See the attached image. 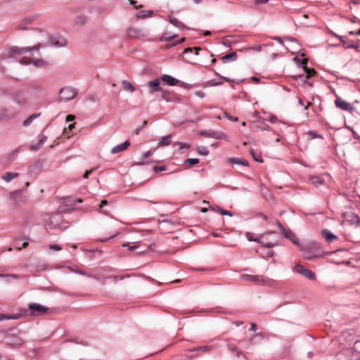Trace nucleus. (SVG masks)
Returning <instances> with one entry per match:
<instances>
[{
    "instance_id": "24",
    "label": "nucleus",
    "mask_w": 360,
    "mask_h": 360,
    "mask_svg": "<svg viewBox=\"0 0 360 360\" xmlns=\"http://www.w3.org/2000/svg\"><path fill=\"white\" fill-rule=\"evenodd\" d=\"M228 162L231 164L240 165L243 166H248V162L246 160L243 158H230L228 159Z\"/></svg>"
},
{
    "instance_id": "46",
    "label": "nucleus",
    "mask_w": 360,
    "mask_h": 360,
    "mask_svg": "<svg viewBox=\"0 0 360 360\" xmlns=\"http://www.w3.org/2000/svg\"><path fill=\"white\" fill-rule=\"evenodd\" d=\"M269 1V0H255L254 4L255 5H260L266 4Z\"/></svg>"
},
{
    "instance_id": "12",
    "label": "nucleus",
    "mask_w": 360,
    "mask_h": 360,
    "mask_svg": "<svg viewBox=\"0 0 360 360\" xmlns=\"http://www.w3.org/2000/svg\"><path fill=\"white\" fill-rule=\"evenodd\" d=\"M129 146H130V142H129V141L127 140V141H124L123 143L113 147L111 149L110 153L112 154H115V153L122 152V151L125 150Z\"/></svg>"
},
{
    "instance_id": "17",
    "label": "nucleus",
    "mask_w": 360,
    "mask_h": 360,
    "mask_svg": "<svg viewBox=\"0 0 360 360\" xmlns=\"http://www.w3.org/2000/svg\"><path fill=\"white\" fill-rule=\"evenodd\" d=\"M229 349L232 352L236 357L242 356L243 360H245V356L242 353L240 350L233 344H228Z\"/></svg>"
},
{
    "instance_id": "58",
    "label": "nucleus",
    "mask_w": 360,
    "mask_h": 360,
    "mask_svg": "<svg viewBox=\"0 0 360 360\" xmlns=\"http://www.w3.org/2000/svg\"><path fill=\"white\" fill-rule=\"evenodd\" d=\"M276 224H277V226L279 227V229H280L282 231V232H283V229H284V227L282 226V224H281V222H280L279 221H276Z\"/></svg>"
},
{
    "instance_id": "5",
    "label": "nucleus",
    "mask_w": 360,
    "mask_h": 360,
    "mask_svg": "<svg viewBox=\"0 0 360 360\" xmlns=\"http://www.w3.org/2000/svg\"><path fill=\"white\" fill-rule=\"evenodd\" d=\"M295 270L297 273L302 275L309 280H314L316 278V276L313 271L301 264H297L295 266Z\"/></svg>"
},
{
    "instance_id": "26",
    "label": "nucleus",
    "mask_w": 360,
    "mask_h": 360,
    "mask_svg": "<svg viewBox=\"0 0 360 360\" xmlns=\"http://www.w3.org/2000/svg\"><path fill=\"white\" fill-rule=\"evenodd\" d=\"M122 85L123 89L125 91H128L131 93L135 91L134 86L131 82H129L127 80H123L122 82Z\"/></svg>"
},
{
    "instance_id": "7",
    "label": "nucleus",
    "mask_w": 360,
    "mask_h": 360,
    "mask_svg": "<svg viewBox=\"0 0 360 360\" xmlns=\"http://www.w3.org/2000/svg\"><path fill=\"white\" fill-rule=\"evenodd\" d=\"M44 46H43L41 43H39L37 45L32 47L19 48L17 46H14L11 49V52L13 54L22 55L32 50L38 51L40 48Z\"/></svg>"
},
{
    "instance_id": "20",
    "label": "nucleus",
    "mask_w": 360,
    "mask_h": 360,
    "mask_svg": "<svg viewBox=\"0 0 360 360\" xmlns=\"http://www.w3.org/2000/svg\"><path fill=\"white\" fill-rule=\"evenodd\" d=\"M283 233L285 238L290 239L294 244H298V238L291 231L283 229Z\"/></svg>"
},
{
    "instance_id": "33",
    "label": "nucleus",
    "mask_w": 360,
    "mask_h": 360,
    "mask_svg": "<svg viewBox=\"0 0 360 360\" xmlns=\"http://www.w3.org/2000/svg\"><path fill=\"white\" fill-rule=\"evenodd\" d=\"M199 162V160L197 158H188L184 161V165H189L191 166L197 165Z\"/></svg>"
},
{
    "instance_id": "63",
    "label": "nucleus",
    "mask_w": 360,
    "mask_h": 360,
    "mask_svg": "<svg viewBox=\"0 0 360 360\" xmlns=\"http://www.w3.org/2000/svg\"><path fill=\"white\" fill-rule=\"evenodd\" d=\"M313 184H323V181L321 180L314 181Z\"/></svg>"
},
{
    "instance_id": "39",
    "label": "nucleus",
    "mask_w": 360,
    "mask_h": 360,
    "mask_svg": "<svg viewBox=\"0 0 360 360\" xmlns=\"http://www.w3.org/2000/svg\"><path fill=\"white\" fill-rule=\"evenodd\" d=\"M122 246L123 247H128L129 250L131 251V250H134L137 249L139 248V244H134L133 245H130L128 243H124V244L122 245Z\"/></svg>"
},
{
    "instance_id": "4",
    "label": "nucleus",
    "mask_w": 360,
    "mask_h": 360,
    "mask_svg": "<svg viewBox=\"0 0 360 360\" xmlns=\"http://www.w3.org/2000/svg\"><path fill=\"white\" fill-rule=\"evenodd\" d=\"M359 357V353L353 349H345L338 354V360H356Z\"/></svg>"
},
{
    "instance_id": "9",
    "label": "nucleus",
    "mask_w": 360,
    "mask_h": 360,
    "mask_svg": "<svg viewBox=\"0 0 360 360\" xmlns=\"http://www.w3.org/2000/svg\"><path fill=\"white\" fill-rule=\"evenodd\" d=\"M20 63L24 65L33 63V65L38 68H44L48 65V62L43 59L32 60L30 58H23L20 60Z\"/></svg>"
},
{
    "instance_id": "53",
    "label": "nucleus",
    "mask_w": 360,
    "mask_h": 360,
    "mask_svg": "<svg viewBox=\"0 0 360 360\" xmlns=\"http://www.w3.org/2000/svg\"><path fill=\"white\" fill-rule=\"evenodd\" d=\"M29 243L27 242H24L22 245V247H18V248H16V249L20 251L21 250L22 248H26L27 246H28Z\"/></svg>"
},
{
    "instance_id": "11",
    "label": "nucleus",
    "mask_w": 360,
    "mask_h": 360,
    "mask_svg": "<svg viewBox=\"0 0 360 360\" xmlns=\"http://www.w3.org/2000/svg\"><path fill=\"white\" fill-rule=\"evenodd\" d=\"M127 34L130 38H140L145 36L142 30L136 27L129 28Z\"/></svg>"
},
{
    "instance_id": "32",
    "label": "nucleus",
    "mask_w": 360,
    "mask_h": 360,
    "mask_svg": "<svg viewBox=\"0 0 360 360\" xmlns=\"http://www.w3.org/2000/svg\"><path fill=\"white\" fill-rule=\"evenodd\" d=\"M152 15V12L150 11H140L136 14V17L138 18H144L146 17H150Z\"/></svg>"
},
{
    "instance_id": "2",
    "label": "nucleus",
    "mask_w": 360,
    "mask_h": 360,
    "mask_svg": "<svg viewBox=\"0 0 360 360\" xmlns=\"http://www.w3.org/2000/svg\"><path fill=\"white\" fill-rule=\"evenodd\" d=\"M29 309L31 312L26 311V314L27 315H43L48 312V307L43 306L38 303H31L28 305Z\"/></svg>"
},
{
    "instance_id": "10",
    "label": "nucleus",
    "mask_w": 360,
    "mask_h": 360,
    "mask_svg": "<svg viewBox=\"0 0 360 360\" xmlns=\"http://www.w3.org/2000/svg\"><path fill=\"white\" fill-rule=\"evenodd\" d=\"M148 92L150 94H153L154 92L162 91L160 86V82L159 79H155L153 81L148 82Z\"/></svg>"
},
{
    "instance_id": "19",
    "label": "nucleus",
    "mask_w": 360,
    "mask_h": 360,
    "mask_svg": "<svg viewBox=\"0 0 360 360\" xmlns=\"http://www.w3.org/2000/svg\"><path fill=\"white\" fill-rule=\"evenodd\" d=\"M15 115L14 112L5 108H0V120L11 118Z\"/></svg>"
},
{
    "instance_id": "48",
    "label": "nucleus",
    "mask_w": 360,
    "mask_h": 360,
    "mask_svg": "<svg viewBox=\"0 0 360 360\" xmlns=\"http://www.w3.org/2000/svg\"><path fill=\"white\" fill-rule=\"evenodd\" d=\"M195 95L200 98H203L205 96V93L202 91H197L195 93Z\"/></svg>"
},
{
    "instance_id": "59",
    "label": "nucleus",
    "mask_w": 360,
    "mask_h": 360,
    "mask_svg": "<svg viewBox=\"0 0 360 360\" xmlns=\"http://www.w3.org/2000/svg\"><path fill=\"white\" fill-rule=\"evenodd\" d=\"M107 204H108V201L106 200H103L101 202L100 207H102L104 205H106Z\"/></svg>"
},
{
    "instance_id": "35",
    "label": "nucleus",
    "mask_w": 360,
    "mask_h": 360,
    "mask_svg": "<svg viewBox=\"0 0 360 360\" xmlns=\"http://www.w3.org/2000/svg\"><path fill=\"white\" fill-rule=\"evenodd\" d=\"M245 236L247 239L250 241L259 242V240L257 238L254 237L253 233H252L247 232Z\"/></svg>"
},
{
    "instance_id": "14",
    "label": "nucleus",
    "mask_w": 360,
    "mask_h": 360,
    "mask_svg": "<svg viewBox=\"0 0 360 360\" xmlns=\"http://www.w3.org/2000/svg\"><path fill=\"white\" fill-rule=\"evenodd\" d=\"M18 176H19V174L18 172H7L4 173L1 175V178L5 182L8 183V182L11 181L13 179L18 177Z\"/></svg>"
},
{
    "instance_id": "18",
    "label": "nucleus",
    "mask_w": 360,
    "mask_h": 360,
    "mask_svg": "<svg viewBox=\"0 0 360 360\" xmlns=\"http://www.w3.org/2000/svg\"><path fill=\"white\" fill-rule=\"evenodd\" d=\"M47 138L44 134H39L38 136V143L36 145L32 144L30 148L34 150H38L46 141Z\"/></svg>"
},
{
    "instance_id": "8",
    "label": "nucleus",
    "mask_w": 360,
    "mask_h": 360,
    "mask_svg": "<svg viewBox=\"0 0 360 360\" xmlns=\"http://www.w3.org/2000/svg\"><path fill=\"white\" fill-rule=\"evenodd\" d=\"M201 134L206 137H211L217 139H224L226 141H229L228 136L222 131L210 130L202 131Z\"/></svg>"
},
{
    "instance_id": "56",
    "label": "nucleus",
    "mask_w": 360,
    "mask_h": 360,
    "mask_svg": "<svg viewBox=\"0 0 360 360\" xmlns=\"http://www.w3.org/2000/svg\"><path fill=\"white\" fill-rule=\"evenodd\" d=\"M250 330L252 331H255L257 330V325L255 323H251Z\"/></svg>"
},
{
    "instance_id": "61",
    "label": "nucleus",
    "mask_w": 360,
    "mask_h": 360,
    "mask_svg": "<svg viewBox=\"0 0 360 360\" xmlns=\"http://www.w3.org/2000/svg\"><path fill=\"white\" fill-rule=\"evenodd\" d=\"M141 129H142V127H138V128L135 130V131H134L135 134H136V135L139 134V132H140V131H141Z\"/></svg>"
},
{
    "instance_id": "13",
    "label": "nucleus",
    "mask_w": 360,
    "mask_h": 360,
    "mask_svg": "<svg viewBox=\"0 0 360 360\" xmlns=\"http://www.w3.org/2000/svg\"><path fill=\"white\" fill-rule=\"evenodd\" d=\"M161 97L167 102H172L177 100V96L176 94L167 91H162Z\"/></svg>"
},
{
    "instance_id": "6",
    "label": "nucleus",
    "mask_w": 360,
    "mask_h": 360,
    "mask_svg": "<svg viewBox=\"0 0 360 360\" xmlns=\"http://www.w3.org/2000/svg\"><path fill=\"white\" fill-rule=\"evenodd\" d=\"M335 104L337 108H340V109H341L342 110L349 112H352L354 110V108L352 105V104H351L350 103H349V102L342 99L340 97H338L335 99Z\"/></svg>"
},
{
    "instance_id": "52",
    "label": "nucleus",
    "mask_w": 360,
    "mask_h": 360,
    "mask_svg": "<svg viewBox=\"0 0 360 360\" xmlns=\"http://www.w3.org/2000/svg\"><path fill=\"white\" fill-rule=\"evenodd\" d=\"M94 170V169H91L90 170H87L85 172V173L84 174V179H87L89 177V175Z\"/></svg>"
},
{
    "instance_id": "3",
    "label": "nucleus",
    "mask_w": 360,
    "mask_h": 360,
    "mask_svg": "<svg viewBox=\"0 0 360 360\" xmlns=\"http://www.w3.org/2000/svg\"><path fill=\"white\" fill-rule=\"evenodd\" d=\"M77 95V91L72 87H64L60 91V99L61 101H70Z\"/></svg>"
},
{
    "instance_id": "38",
    "label": "nucleus",
    "mask_w": 360,
    "mask_h": 360,
    "mask_svg": "<svg viewBox=\"0 0 360 360\" xmlns=\"http://www.w3.org/2000/svg\"><path fill=\"white\" fill-rule=\"evenodd\" d=\"M195 50V55H198V51L201 49L200 47H194L193 49V48H186L184 50V53H188V52H192L193 50Z\"/></svg>"
},
{
    "instance_id": "31",
    "label": "nucleus",
    "mask_w": 360,
    "mask_h": 360,
    "mask_svg": "<svg viewBox=\"0 0 360 360\" xmlns=\"http://www.w3.org/2000/svg\"><path fill=\"white\" fill-rule=\"evenodd\" d=\"M237 55L235 52L229 53L221 58V60L226 61L227 60H235L236 59Z\"/></svg>"
},
{
    "instance_id": "34",
    "label": "nucleus",
    "mask_w": 360,
    "mask_h": 360,
    "mask_svg": "<svg viewBox=\"0 0 360 360\" xmlns=\"http://www.w3.org/2000/svg\"><path fill=\"white\" fill-rule=\"evenodd\" d=\"M176 37V35L167 36L166 34H164L163 36L161 37L160 41H171Z\"/></svg>"
},
{
    "instance_id": "36",
    "label": "nucleus",
    "mask_w": 360,
    "mask_h": 360,
    "mask_svg": "<svg viewBox=\"0 0 360 360\" xmlns=\"http://www.w3.org/2000/svg\"><path fill=\"white\" fill-rule=\"evenodd\" d=\"M51 44L54 45L56 46H63L65 45V41L60 42L58 40L53 41V39H50Z\"/></svg>"
},
{
    "instance_id": "29",
    "label": "nucleus",
    "mask_w": 360,
    "mask_h": 360,
    "mask_svg": "<svg viewBox=\"0 0 360 360\" xmlns=\"http://www.w3.org/2000/svg\"><path fill=\"white\" fill-rule=\"evenodd\" d=\"M86 22V17L84 15H78L75 18V24L77 25H83Z\"/></svg>"
},
{
    "instance_id": "47",
    "label": "nucleus",
    "mask_w": 360,
    "mask_h": 360,
    "mask_svg": "<svg viewBox=\"0 0 360 360\" xmlns=\"http://www.w3.org/2000/svg\"><path fill=\"white\" fill-rule=\"evenodd\" d=\"M0 277H11L13 278H18V275L16 274H0Z\"/></svg>"
},
{
    "instance_id": "60",
    "label": "nucleus",
    "mask_w": 360,
    "mask_h": 360,
    "mask_svg": "<svg viewBox=\"0 0 360 360\" xmlns=\"http://www.w3.org/2000/svg\"><path fill=\"white\" fill-rule=\"evenodd\" d=\"M251 79L254 82H259V79L258 77H252L251 78Z\"/></svg>"
},
{
    "instance_id": "45",
    "label": "nucleus",
    "mask_w": 360,
    "mask_h": 360,
    "mask_svg": "<svg viewBox=\"0 0 360 360\" xmlns=\"http://www.w3.org/2000/svg\"><path fill=\"white\" fill-rule=\"evenodd\" d=\"M224 117H226L227 119L230 120H232V121H234V122H236L238 120V118L237 117H232L231 115H230L229 113L227 112H225L224 113Z\"/></svg>"
},
{
    "instance_id": "57",
    "label": "nucleus",
    "mask_w": 360,
    "mask_h": 360,
    "mask_svg": "<svg viewBox=\"0 0 360 360\" xmlns=\"http://www.w3.org/2000/svg\"><path fill=\"white\" fill-rule=\"evenodd\" d=\"M250 153H251V154H252V157L254 158V159H255L256 161H257V162H262V159L258 158L257 157H255V153H254L253 150H251V151H250Z\"/></svg>"
},
{
    "instance_id": "21",
    "label": "nucleus",
    "mask_w": 360,
    "mask_h": 360,
    "mask_svg": "<svg viewBox=\"0 0 360 360\" xmlns=\"http://www.w3.org/2000/svg\"><path fill=\"white\" fill-rule=\"evenodd\" d=\"M307 63V59H303L302 64L303 65V68L304 71L306 72V79H308L312 76H314L316 72L313 68H308L306 65Z\"/></svg>"
},
{
    "instance_id": "30",
    "label": "nucleus",
    "mask_w": 360,
    "mask_h": 360,
    "mask_svg": "<svg viewBox=\"0 0 360 360\" xmlns=\"http://www.w3.org/2000/svg\"><path fill=\"white\" fill-rule=\"evenodd\" d=\"M170 138H171V135H168V136L162 137L158 144V146H169L170 144Z\"/></svg>"
},
{
    "instance_id": "16",
    "label": "nucleus",
    "mask_w": 360,
    "mask_h": 360,
    "mask_svg": "<svg viewBox=\"0 0 360 360\" xmlns=\"http://www.w3.org/2000/svg\"><path fill=\"white\" fill-rule=\"evenodd\" d=\"M229 349L232 352L236 357L242 356L243 360H245V356L242 353L240 350L233 344H228Z\"/></svg>"
},
{
    "instance_id": "49",
    "label": "nucleus",
    "mask_w": 360,
    "mask_h": 360,
    "mask_svg": "<svg viewBox=\"0 0 360 360\" xmlns=\"http://www.w3.org/2000/svg\"><path fill=\"white\" fill-rule=\"evenodd\" d=\"M151 155L152 152L150 150L147 151L146 153H143L141 160H143L144 159L150 157Z\"/></svg>"
},
{
    "instance_id": "25",
    "label": "nucleus",
    "mask_w": 360,
    "mask_h": 360,
    "mask_svg": "<svg viewBox=\"0 0 360 360\" xmlns=\"http://www.w3.org/2000/svg\"><path fill=\"white\" fill-rule=\"evenodd\" d=\"M323 236H324L326 240L328 243H331L335 239L338 238V237L336 236H335L334 234H333L332 233H330V231H328L327 230H324L323 231Z\"/></svg>"
},
{
    "instance_id": "43",
    "label": "nucleus",
    "mask_w": 360,
    "mask_h": 360,
    "mask_svg": "<svg viewBox=\"0 0 360 360\" xmlns=\"http://www.w3.org/2000/svg\"><path fill=\"white\" fill-rule=\"evenodd\" d=\"M198 152L201 154V155H207L208 153H209V151L207 148H199L198 150Z\"/></svg>"
},
{
    "instance_id": "40",
    "label": "nucleus",
    "mask_w": 360,
    "mask_h": 360,
    "mask_svg": "<svg viewBox=\"0 0 360 360\" xmlns=\"http://www.w3.org/2000/svg\"><path fill=\"white\" fill-rule=\"evenodd\" d=\"M17 319V316H12L9 315H6L3 314H0V321L4 319Z\"/></svg>"
},
{
    "instance_id": "37",
    "label": "nucleus",
    "mask_w": 360,
    "mask_h": 360,
    "mask_svg": "<svg viewBox=\"0 0 360 360\" xmlns=\"http://www.w3.org/2000/svg\"><path fill=\"white\" fill-rule=\"evenodd\" d=\"M298 103H299V104H300V105L304 106V110L308 109V108H309V107L311 105V102H309V101H307V102H306V104H304V101H303V99H302V98H299V100H298Z\"/></svg>"
},
{
    "instance_id": "62",
    "label": "nucleus",
    "mask_w": 360,
    "mask_h": 360,
    "mask_svg": "<svg viewBox=\"0 0 360 360\" xmlns=\"http://www.w3.org/2000/svg\"><path fill=\"white\" fill-rule=\"evenodd\" d=\"M185 41V38L183 37L181 38V39H179L175 44H181L183 43L184 41Z\"/></svg>"
},
{
    "instance_id": "22",
    "label": "nucleus",
    "mask_w": 360,
    "mask_h": 360,
    "mask_svg": "<svg viewBox=\"0 0 360 360\" xmlns=\"http://www.w3.org/2000/svg\"><path fill=\"white\" fill-rule=\"evenodd\" d=\"M262 238V240L259 241V243H261L263 246L271 248L278 245V242L276 240H269L266 235H263Z\"/></svg>"
},
{
    "instance_id": "50",
    "label": "nucleus",
    "mask_w": 360,
    "mask_h": 360,
    "mask_svg": "<svg viewBox=\"0 0 360 360\" xmlns=\"http://www.w3.org/2000/svg\"><path fill=\"white\" fill-rule=\"evenodd\" d=\"M75 115H68L66 117V122H69L73 121L75 120Z\"/></svg>"
},
{
    "instance_id": "27",
    "label": "nucleus",
    "mask_w": 360,
    "mask_h": 360,
    "mask_svg": "<svg viewBox=\"0 0 360 360\" xmlns=\"http://www.w3.org/2000/svg\"><path fill=\"white\" fill-rule=\"evenodd\" d=\"M40 113H34V114H32V115H30V117H28L24 122H23V126L25 127H27L29 126L32 122V121L39 117L40 116Z\"/></svg>"
},
{
    "instance_id": "1",
    "label": "nucleus",
    "mask_w": 360,
    "mask_h": 360,
    "mask_svg": "<svg viewBox=\"0 0 360 360\" xmlns=\"http://www.w3.org/2000/svg\"><path fill=\"white\" fill-rule=\"evenodd\" d=\"M240 278L242 281L252 282L257 285H262L267 286H272L275 281L263 275H250V274H243L240 276Z\"/></svg>"
},
{
    "instance_id": "64",
    "label": "nucleus",
    "mask_w": 360,
    "mask_h": 360,
    "mask_svg": "<svg viewBox=\"0 0 360 360\" xmlns=\"http://www.w3.org/2000/svg\"><path fill=\"white\" fill-rule=\"evenodd\" d=\"M75 123H72L69 125L68 128L70 130H72L75 127Z\"/></svg>"
},
{
    "instance_id": "44",
    "label": "nucleus",
    "mask_w": 360,
    "mask_h": 360,
    "mask_svg": "<svg viewBox=\"0 0 360 360\" xmlns=\"http://www.w3.org/2000/svg\"><path fill=\"white\" fill-rule=\"evenodd\" d=\"M49 249L59 251V250H62V248L58 245H50Z\"/></svg>"
},
{
    "instance_id": "23",
    "label": "nucleus",
    "mask_w": 360,
    "mask_h": 360,
    "mask_svg": "<svg viewBox=\"0 0 360 360\" xmlns=\"http://www.w3.org/2000/svg\"><path fill=\"white\" fill-rule=\"evenodd\" d=\"M169 21L173 25L180 28V29H187L186 26H185L181 21H179L177 18L172 15H169L168 17Z\"/></svg>"
},
{
    "instance_id": "15",
    "label": "nucleus",
    "mask_w": 360,
    "mask_h": 360,
    "mask_svg": "<svg viewBox=\"0 0 360 360\" xmlns=\"http://www.w3.org/2000/svg\"><path fill=\"white\" fill-rule=\"evenodd\" d=\"M161 79L170 86H174L179 83L178 79L168 75H162Z\"/></svg>"
},
{
    "instance_id": "51",
    "label": "nucleus",
    "mask_w": 360,
    "mask_h": 360,
    "mask_svg": "<svg viewBox=\"0 0 360 360\" xmlns=\"http://www.w3.org/2000/svg\"><path fill=\"white\" fill-rule=\"evenodd\" d=\"M220 213L223 215H229V216H232V213L229 211H226V210H220Z\"/></svg>"
},
{
    "instance_id": "42",
    "label": "nucleus",
    "mask_w": 360,
    "mask_h": 360,
    "mask_svg": "<svg viewBox=\"0 0 360 360\" xmlns=\"http://www.w3.org/2000/svg\"><path fill=\"white\" fill-rule=\"evenodd\" d=\"M211 349V347H207V346H204V347H196L195 349H193V351H203V352H206L209 349Z\"/></svg>"
},
{
    "instance_id": "54",
    "label": "nucleus",
    "mask_w": 360,
    "mask_h": 360,
    "mask_svg": "<svg viewBox=\"0 0 360 360\" xmlns=\"http://www.w3.org/2000/svg\"><path fill=\"white\" fill-rule=\"evenodd\" d=\"M129 4L132 6H134L135 7V8H139L140 7H141V6H136V1H134V0H129Z\"/></svg>"
},
{
    "instance_id": "28",
    "label": "nucleus",
    "mask_w": 360,
    "mask_h": 360,
    "mask_svg": "<svg viewBox=\"0 0 360 360\" xmlns=\"http://www.w3.org/2000/svg\"><path fill=\"white\" fill-rule=\"evenodd\" d=\"M32 20L30 18L25 19L22 20L17 27V29L19 30H25L27 29V25L30 24Z\"/></svg>"
},
{
    "instance_id": "41",
    "label": "nucleus",
    "mask_w": 360,
    "mask_h": 360,
    "mask_svg": "<svg viewBox=\"0 0 360 360\" xmlns=\"http://www.w3.org/2000/svg\"><path fill=\"white\" fill-rule=\"evenodd\" d=\"M166 169L165 166H154L153 167V171L155 173H158L159 172L165 171Z\"/></svg>"
},
{
    "instance_id": "55",
    "label": "nucleus",
    "mask_w": 360,
    "mask_h": 360,
    "mask_svg": "<svg viewBox=\"0 0 360 360\" xmlns=\"http://www.w3.org/2000/svg\"><path fill=\"white\" fill-rule=\"evenodd\" d=\"M20 195V191H15V192H13V193H12L11 194V198H13V199L14 200V198H15L16 195Z\"/></svg>"
}]
</instances>
